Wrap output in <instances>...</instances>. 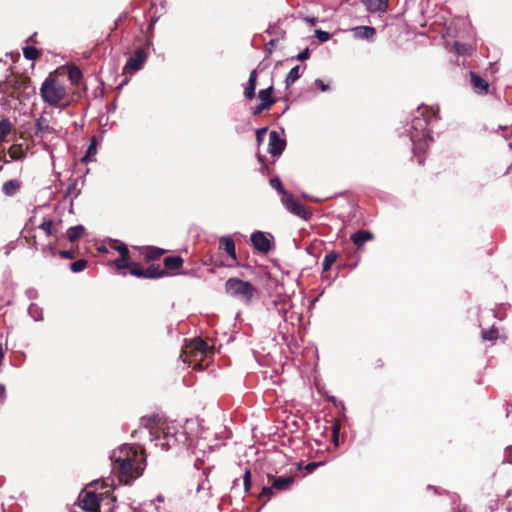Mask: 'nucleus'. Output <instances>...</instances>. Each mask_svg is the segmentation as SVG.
Wrapping results in <instances>:
<instances>
[{
    "instance_id": "obj_1",
    "label": "nucleus",
    "mask_w": 512,
    "mask_h": 512,
    "mask_svg": "<svg viewBox=\"0 0 512 512\" xmlns=\"http://www.w3.org/2000/svg\"><path fill=\"white\" fill-rule=\"evenodd\" d=\"M111 459L116 477L125 485L142 476L146 468V452L143 447L125 444L113 452Z\"/></svg>"
},
{
    "instance_id": "obj_2",
    "label": "nucleus",
    "mask_w": 512,
    "mask_h": 512,
    "mask_svg": "<svg viewBox=\"0 0 512 512\" xmlns=\"http://www.w3.org/2000/svg\"><path fill=\"white\" fill-rule=\"evenodd\" d=\"M0 93L22 102L30 99L36 92L28 76L11 72L4 81H0Z\"/></svg>"
},
{
    "instance_id": "obj_3",
    "label": "nucleus",
    "mask_w": 512,
    "mask_h": 512,
    "mask_svg": "<svg viewBox=\"0 0 512 512\" xmlns=\"http://www.w3.org/2000/svg\"><path fill=\"white\" fill-rule=\"evenodd\" d=\"M40 96L46 104L52 107L64 108L69 103L65 83L53 73L49 74L42 83Z\"/></svg>"
},
{
    "instance_id": "obj_4",
    "label": "nucleus",
    "mask_w": 512,
    "mask_h": 512,
    "mask_svg": "<svg viewBox=\"0 0 512 512\" xmlns=\"http://www.w3.org/2000/svg\"><path fill=\"white\" fill-rule=\"evenodd\" d=\"M428 125L429 119L424 115V112L421 113V116L415 117L411 122L413 132L411 133L410 138L414 146V154L417 157L418 164L420 165L424 163V152L428 142L432 141Z\"/></svg>"
},
{
    "instance_id": "obj_5",
    "label": "nucleus",
    "mask_w": 512,
    "mask_h": 512,
    "mask_svg": "<svg viewBox=\"0 0 512 512\" xmlns=\"http://www.w3.org/2000/svg\"><path fill=\"white\" fill-rule=\"evenodd\" d=\"M141 425L149 430L152 437L151 440L155 441L156 446H160L162 450H169L176 442L173 436L168 435L160 429L161 418L159 415H152L150 417H142Z\"/></svg>"
},
{
    "instance_id": "obj_6",
    "label": "nucleus",
    "mask_w": 512,
    "mask_h": 512,
    "mask_svg": "<svg viewBox=\"0 0 512 512\" xmlns=\"http://www.w3.org/2000/svg\"><path fill=\"white\" fill-rule=\"evenodd\" d=\"M225 291L228 295L249 303L256 293V288L248 281L233 277L226 281Z\"/></svg>"
},
{
    "instance_id": "obj_7",
    "label": "nucleus",
    "mask_w": 512,
    "mask_h": 512,
    "mask_svg": "<svg viewBox=\"0 0 512 512\" xmlns=\"http://www.w3.org/2000/svg\"><path fill=\"white\" fill-rule=\"evenodd\" d=\"M184 353L189 357V361L202 360L210 354H213L212 348L201 338L193 339L185 346Z\"/></svg>"
},
{
    "instance_id": "obj_8",
    "label": "nucleus",
    "mask_w": 512,
    "mask_h": 512,
    "mask_svg": "<svg viewBox=\"0 0 512 512\" xmlns=\"http://www.w3.org/2000/svg\"><path fill=\"white\" fill-rule=\"evenodd\" d=\"M282 203L289 212L303 220H308L312 216V212L291 194L282 197Z\"/></svg>"
},
{
    "instance_id": "obj_9",
    "label": "nucleus",
    "mask_w": 512,
    "mask_h": 512,
    "mask_svg": "<svg viewBox=\"0 0 512 512\" xmlns=\"http://www.w3.org/2000/svg\"><path fill=\"white\" fill-rule=\"evenodd\" d=\"M100 492L85 489L80 494V502L83 510L88 512H100Z\"/></svg>"
},
{
    "instance_id": "obj_10",
    "label": "nucleus",
    "mask_w": 512,
    "mask_h": 512,
    "mask_svg": "<svg viewBox=\"0 0 512 512\" xmlns=\"http://www.w3.org/2000/svg\"><path fill=\"white\" fill-rule=\"evenodd\" d=\"M269 237L272 238L270 234H266L262 231H256L252 233L250 240L257 251L267 254L272 248V243Z\"/></svg>"
},
{
    "instance_id": "obj_11",
    "label": "nucleus",
    "mask_w": 512,
    "mask_h": 512,
    "mask_svg": "<svg viewBox=\"0 0 512 512\" xmlns=\"http://www.w3.org/2000/svg\"><path fill=\"white\" fill-rule=\"evenodd\" d=\"M147 60V53L143 47L135 49L133 55L127 60L125 69L136 72L142 69Z\"/></svg>"
},
{
    "instance_id": "obj_12",
    "label": "nucleus",
    "mask_w": 512,
    "mask_h": 512,
    "mask_svg": "<svg viewBox=\"0 0 512 512\" xmlns=\"http://www.w3.org/2000/svg\"><path fill=\"white\" fill-rule=\"evenodd\" d=\"M286 147V140L280 136L277 131H271L269 134L268 151L274 156H280Z\"/></svg>"
},
{
    "instance_id": "obj_13",
    "label": "nucleus",
    "mask_w": 512,
    "mask_h": 512,
    "mask_svg": "<svg viewBox=\"0 0 512 512\" xmlns=\"http://www.w3.org/2000/svg\"><path fill=\"white\" fill-rule=\"evenodd\" d=\"M135 249L139 251L145 263L159 260L166 252L164 249L155 246L135 247Z\"/></svg>"
},
{
    "instance_id": "obj_14",
    "label": "nucleus",
    "mask_w": 512,
    "mask_h": 512,
    "mask_svg": "<svg viewBox=\"0 0 512 512\" xmlns=\"http://www.w3.org/2000/svg\"><path fill=\"white\" fill-rule=\"evenodd\" d=\"M294 476L276 477L272 474H268V481L271 483L273 489L278 491L289 490L294 483Z\"/></svg>"
},
{
    "instance_id": "obj_15",
    "label": "nucleus",
    "mask_w": 512,
    "mask_h": 512,
    "mask_svg": "<svg viewBox=\"0 0 512 512\" xmlns=\"http://www.w3.org/2000/svg\"><path fill=\"white\" fill-rule=\"evenodd\" d=\"M53 132V128L50 126L49 120L41 115L35 123V135L40 138H44L47 134Z\"/></svg>"
},
{
    "instance_id": "obj_16",
    "label": "nucleus",
    "mask_w": 512,
    "mask_h": 512,
    "mask_svg": "<svg viewBox=\"0 0 512 512\" xmlns=\"http://www.w3.org/2000/svg\"><path fill=\"white\" fill-rule=\"evenodd\" d=\"M366 9L371 12H386L388 9L387 0H361Z\"/></svg>"
},
{
    "instance_id": "obj_17",
    "label": "nucleus",
    "mask_w": 512,
    "mask_h": 512,
    "mask_svg": "<svg viewBox=\"0 0 512 512\" xmlns=\"http://www.w3.org/2000/svg\"><path fill=\"white\" fill-rule=\"evenodd\" d=\"M470 80L473 89L479 94H485L488 91L489 84L475 72H470Z\"/></svg>"
},
{
    "instance_id": "obj_18",
    "label": "nucleus",
    "mask_w": 512,
    "mask_h": 512,
    "mask_svg": "<svg viewBox=\"0 0 512 512\" xmlns=\"http://www.w3.org/2000/svg\"><path fill=\"white\" fill-rule=\"evenodd\" d=\"M374 237L373 233L368 230H359L353 233L350 237L351 241L360 248L364 245L365 242L372 240Z\"/></svg>"
},
{
    "instance_id": "obj_19",
    "label": "nucleus",
    "mask_w": 512,
    "mask_h": 512,
    "mask_svg": "<svg viewBox=\"0 0 512 512\" xmlns=\"http://www.w3.org/2000/svg\"><path fill=\"white\" fill-rule=\"evenodd\" d=\"M353 36L360 39L370 40L375 34V28L370 26H358L351 29Z\"/></svg>"
},
{
    "instance_id": "obj_20",
    "label": "nucleus",
    "mask_w": 512,
    "mask_h": 512,
    "mask_svg": "<svg viewBox=\"0 0 512 512\" xmlns=\"http://www.w3.org/2000/svg\"><path fill=\"white\" fill-rule=\"evenodd\" d=\"M184 263L181 256H168L164 258L163 264L166 272L179 270Z\"/></svg>"
},
{
    "instance_id": "obj_21",
    "label": "nucleus",
    "mask_w": 512,
    "mask_h": 512,
    "mask_svg": "<svg viewBox=\"0 0 512 512\" xmlns=\"http://www.w3.org/2000/svg\"><path fill=\"white\" fill-rule=\"evenodd\" d=\"M145 279H159L168 275L165 269H162L159 264H151L148 268L144 269Z\"/></svg>"
},
{
    "instance_id": "obj_22",
    "label": "nucleus",
    "mask_w": 512,
    "mask_h": 512,
    "mask_svg": "<svg viewBox=\"0 0 512 512\" xmlns=\"http://www.w3.org/2000/svg\"><path fill=\"white\" fill-rule=\"evenodd\" d=\"M257 85V70H252L249 75L247 86L244 90L245 98L251 100L255 96V89Z\"/></svg>"
},
{
    "instance_id": "obj_23",
    "label": "nucleus",
    "mask_w": 512,
    "mask_h": 512,
    "mask_svg": "<svg viewBox=\"0 0 512 512\" xmlns=\"http://www.w3.org/2000/svg\"><path fill=\"white\" fill-rule=\"evenodd\" d=\"M22 183L18 179H11L9 181H6L2 186V191L6 196H14L16 195L20 189H21Z\"/></svg>"
},
{
    "instance_id": "obj_24",
    "label": "nucleus",
    "mask_w": 512,
    "mask_h": 512,
    "mask_svg": "<svg viewBox=\"0 0 512 512\" xmlns=\"http://www.w3.org/2000/svg\"><path fill=\"white\" fill-rule=\"evenodd\" d=\"M220 248L225 250L233 260H236L235 242L230 237H222L219 241Z\"/></svg>"
},
{
    "instance_id": "obj_25",
    "label": "nucleus",
    "mask_w": 512,
    "mask_h": 512,
    "mask_svg": "<svg viewBox=\"0 0 512 512\" xmlns=\"http://www.w3.org/2000/svg\"><path fill=\"white\" fill-rule=\"evenodd\" d=\"M13 124L8 118L0 119V143L5 142L7 136L11 133Z\"/></svg>"
},
{
    "instance_id": "obj_26",
    "label": "nucleus",
    "mask_w": 512,
    "mask_h": 512,
    "mask_svg": "<svg viewBox=\"0 0 512 512\" xmlns=\"http://www.w3.org/2000/svg\"><path fill=\"white\" fill-rule=\"evenodd\" d=\"M84 232H85L84 226L76 225V226L70 227L67 230L66 234H67V238L69 239L70 242H75L84 235Z\"/></svg>"
},
{
    "instance_id": "obj_27",
    "label": "nucleus",
    "mask_w": 512,
    "mask_h": 512,
    "mask_svg": "<svg viewBox=\"0 0 512 512\" xmlns=\"http://www.w3.org/2000/svg\"><path fill=\"white\" fill-rule=\"evenodd\" d=\"M300 70H301V67L299 65H296L289 71V73L285 79V83H286L287 87L292 85L295 81H297L301 77L302 73Z\"/></svg>"
},
{
    "instance_id": "obj_28",
    "label": "nucleus",
    "mask_w": 512,
    "mask_h": 512,
    "mask_svg": "<svg viewBox=\"0 0 512 512\" xmlns=\"http://www.w3.org/2000/svg\"><path fill=\"white\" fill-rule=\"evenodd\" d=\"M96 145H97V140H96V137L93 136L91 138V141H90V144L88 146V149L86 151V154L84 155V157L82 158V161L83 162H88V161H92L93 159V156L96 155L97 153V148H96Z\"/></svg>"
},
{
    "instance_id": "obj_29",
    "label": "nucleus",
    "mask_w": 512,
    "mask_h": 512,
    "mask_svg": "<svg viewBox=\"0 0 512 512\" xmlns=\"http://www.w3.org/2000/svg\"><path fill=\"white\" fill-rule=\"evenodd\" d=\"M337 258L338 254L335 251L327 253L322 263L323 272H327L330 269L331 265L336 262Z\"/></svg>"
},
{
    "instance_id": "obj_30",
    "label": "nucleus",
    "mask_w": 512,
    "mask_h": 512,
    "mask_svg": "<svg viewBox=\"0 0 512 512\" xmlns=\"http://www.w3.org/2000/svg\"><path fill=\"white\" fill-rule=\"evenodd\" d=\"M8 154L13 160H19L25 157V152L23 151L22 146L20 144H13L9 148Z\"/></svg>"
},
{
    "instance_id": "obj_31",
    "label": "nucleus",
    "mask_w": 512,
    "mask_h": 512,
    "mask_svg": "<svg viewBox=\"0 0 512 512\" xmlns=\"http://www.w3.org/2000/svg\"><path fill=\"white\" fill-rule=\"evenodd\" d=\"M68 78L72 84H78L82 78V72L77 66L68 68Z\"/></svg>"
},
{
    "instance_id": "obj_32",
    "label": "nucleus",
    "mask_w": 512,
    "mask_h": 512,
    "mask_svg": "<svg viewBox=\"0 0 512 512\" xmlns=\"http://www.w3.org/2000/svg\"><path fill=\"white\" fill-rule=\"evenodd\" d=\"M128 270L132 276H135L137 278H145L144 268L141 266L140 263L136 261H132L131 266L129 267Z\"/></svg>"
},
{
    "instance_id": "obj_33",
    "label": "nucleus",
    "mask_w": 512,
    "mask_h": 512,
    "mask_svg": "<svg viewBox=\"0 0 512 512\" xmlns=\"http://www.w3.org/2000/svg\"><path fill=\"white\" fill-rule=\"evenodd\" d=\"M23 55L28 60H36L40 57V51L33 46L23 48Z\"/></svg>"
},
{
    "instance_id": "obj_34",
    "label": "nucleus",
    "mask_w": 512,
    "mask_h": 512,
    "mask_svg": "<svg viewBox=\"0 0 512 512\" xmlns=\"http://www.w3.org/2000/svg\"><path fill=\"white\" fill-rule=\"evenodd\" d=\"M112 248L119 252L121 260L131 259V253L125 244L113 245Z\"/></svg>"
},
{
    "instance_id": "obj_35",
    "label": "nucleus",
    "mask_w": 512,
    "mask_h": 512,
    "mask_svg": "<svg viewBox=\"0 0 512 512\" xmlns=\"http://www.w3.org/2000/svg\"><path fill=\"white\" fill-rule=\"evenodd\" d=\"M272 93H273V86H270L266 89L260 90L258 93V97L260 100H262V102H269V101L276 102V100L272 97Z\"/></svg>"
},
{
    "instance_id": "obj_36",
    "label": "nucleus",
    "mask_w": 512,
    "mask_h": 512,
    "mask_svg": "<svg viewBox=\"0 0 512 512\" xmlns=\"http://www.w3.org/2000/svg\"><path fill=\"white\" fill-rule=\"evenodd\" d=\"M270 184L273 188H275L280 194L283 195V197H286V195H289L290 193H288L285 188L283 187L282 185V182L280 181L279 178H272L270 180Z\"/></svg>"
},
{
    "instance_id": "obj_37",
    "label": "nucleus",
    "mask_w": 512,
    "mask_h": 512,
    "mask_svg": "<svg viewBox=\"0 0 512 512\" xmlns=\"http://www.w3.org/2000/svg\"><path fill=\"white\" fill-rule=\"evenodd\" d=\"M275 104V101H269V102H262L261 104L257 105L253 110V115L257 116L261 114L265 110H269L273 105Z\"/></svg>"
},
{
    "instance_id": "obj_38",
    "label": "nucleus",
    "mask_w": 512,
    "mask_h": 512,
    "mask_svg": "<svg viewBox=\"0 0 512 512\" xmlns=\"http://www.w3.org/2000/svg\"><path fill=\"white\" fill-rule=\"evenodd\" d=\"M39 228L43 230L47 236H51L54 234L53 222L50 219H44L43 222L39 225Z\"/></svg>"
},
{
    "instance_id": "obj_39",
    "label": "nucleus",
    "mask_w": 512,
    "mask_h": 512,
    "mask_svg": "<svg viewBox=\"0 0 512 512\" xmlns=\"http://www.w3.org/2000/svg\"><path fill=\"white\" fill-rule=\"evenodd\" d=\"M132 261H133L132 259L121 260V258H118V259L114 260L112 264L116 268V270H124V269H129Z\"/></svg>"
},
{
    "instance_id": "obj_40",
    "label": "nucleus",
    "mask_w": 512,
    "mask_h": 512,
    "mask_svg": "<svg viewBox=\"0 0 512 512\" xmlns=\"http://www.w3.org/2000/svg\"><path fill=\"white\" fill-rule=\"evenodd\" d=\"M86 266H87V260L79 259L70 265V269L72 272L78 273V272L83 271L86 268Z\"/></svg>"
},
{
    "instance_id": "obj_41",
    "label": "nucleus",
    "mask_w": 512,
    "mask_h": 512,
    "mask_svg": "<svg viewBox=\"0 0 512 512\" xmlns=\"http://www.w3.org/2000/svg\"><path fill=\"white\" fill-rule=\"evenodd\" d=\"M272 489H273L272 486L271 487H263L261 492L258 495L259 500H263L264 503H266L270 499L271 495L273 494Z\"/></svg>"
},
{
    "instance_id": "obj_42",
    "label": "nucleus",
    "mask_w": 512,
    "mask_h": 512,
    "mask_svg": "<svg viewBox=\"0 0 512 512\" xmlns=\"http://www.w3.org/2000/svg\"><path fill=\"white\" fill-rule=\"evenodd\" d=\"M251 477H252L251 471L246 470L243 475V487H244L245 492H249V490L251 489V485H252Z\"/></svg>"
},
{
    "instance_id": "obj_43",
    "label": "nucleus",
    "mask_w": 512,
    "mask_h": 512,
    "mask_svg": "<svg viewBox=\"0 0 512 512\" xmlns=\"http://www.w3.org/2000/svg\"><path fill=\"white\" fill-rule=\"evenodd\" d=\"M482 337L484 340L494 341L498 337V331L496 329H490L482 332Z\"/></svg>"
},
{
    "instance_id": "obj_44",
    "label": "nucleus",
    "mask_w": 512,
    "mask_h": 512,
    "mask_svg": "<svg viewBox=\"0 0 512 512\" xmlns=\"http://www.w3.org/2000/svg\"><path fill=\"white\" fill-rule=\"evenodd\" d=\"M80 191L77 189V182L73 180L66 189V195L77 197Z\"/></svg>"
},
{
    "instance_id": "obj_45",
    "label": "nucleus",
    "mask_w": 512,
    "mask_h": 512,
    "mask_svg": "<svg viewBox=\"0 0 512 512\" xmlns=\"http://www.w3.org/2000/svg\"><path fill=\"white\" fill-rule=\"evenodd\" d=\"M58 255L64 259H74L77 257V250H74V249L61 250L58 252Z\"/></svg>"
},
{
    "instance_id": "obj_46",
    "label": "nucleus",
    "mask_w": 512,
    "mask_h": 512,
    "mask_svg": "<svg viewBox=\"0 0 512 512\" xmlns=\"http://www.w3.org/2000/svg\"><path fill=\"white\" fill-rule=\"evenodd\" d=\"M315 35L321 42H326L330 39V34L326 31L316 30Z\"/></svg>"
},
{
    "instance_id": "obj_47",
    "label": "nucleus",
    "mask_w": 512,
    "mask_h": 512,
    "mask_svg": "<svg viewBox=\"0 0 512 512\" xmlns=\"http://www.w3.org/2000/svg\"><path fill=\"white\" fill-rule=\"evenodd\" d=\"M321 464V462H310L305 466V470L307 471V473H312Z\"/></svg>"
},
{
    "instance_id": "obj_48",
    "label": "nucleus",
    "mask_w": 512,
    "mask_h": 512,
    "mask_svg": "<svg viewBox=\"0 0 512 512\" xmlns=\"http://www.w3.org/2000/svg\"><path fill=\"white\" fill-rule=\"evenodd\" d=\"M267 130L268 129L266 127L257 129V131H256V140H257L258 143L262 142L263 135L267 132Z\"/></svg>"
},
{
    "instance_id": "obj_49",
    "label": "nucleus",
    "mask_w": 512,
    "mask_h": 512,
    "mask_svg": "<svg viewBox=\"0 0 512 512\" xmlns=\"http://www.w3.org/2000/svg\"><path fill=\"white\" fill-rule=\"evenodd\" d=\"M310 57V51L308 48H306L305 50H303L302 52H300L296 58L300 61H304L306 59H308Z\"/></svg>"
},
{
    "instance_id": "obj_50",
    "label": "nucleus",
    "mask_w": 512,
    "mask_h": 512,
    "mask_svg": "<svg viewBox=\"0 0 512 512\" xmlns=\"http://www.w3.org/2000/svg\"><path fill=\"white\" fill-rule=\"evenodd\" d=\"M314 83L323 92L327 91L329 88L328 85H326L321 79H316Z\"/></svg>"
},
{
    "instance_id": "obj_51",
    "label": "nucleus",
    "mask_w": 512,
    "mask_h": 512,
    "mask_svg": "<svg viewBox=\"0 0 512 512\" xmlns=\"http://www.w3.org/2000/svg\"><path fill=\"white\" fill-rule=\"evenodd\" d=\"M277 43V40L276 39H271L269 41V43L266 45L267 47V50H268V53H271L272 52V48L275 46V44Z\"/></svg>"
},
{
    "instance_id": "obj_52",
    "label": "nucleus",
    "mask_w": 512,
    "mask_h": 512,
    "mask_svg": "<svg viewBox=\"0 0 512 512\" xmlns=\"http://www.w3.org/2000/svg\"><path fill=\"white\" fill-rule=\"evenodd\" d=\"M333 438H334V441L336 442L337 439H338V433H339V425L338 424H335L333 426Z\"/></svg>"
},
{
    "instance_id": "obj_53",
    "label": "nucleus",
    "mask_w": 512,
    "mask_h": 512,
    "mask_svg": "<svg viewBox=\"0 0 512 512\" xmlns=\"http://www.w3.org/2000/svg\"><path fill=\"white\" fill-rule=\"evenodd\" d=\"M5 398V387L3 385H0V402L3 401Z\"/></svg>"
},
{
    "instance_id": "obj_54",
    "label": "nucleus",
    "mask_w": 512,
    "mask_h": 512,
    "mask_svg": "<svg viewBox=\"0 0 512 512\" xmlns=\"http://www.w3.org/2000/svg\"><path fill=\"white\" fill-rule=\"evenodd\" d=\"M306 22H308L309 24L311 25H315L316 22H317V19L316 18H310V17H306L305 18Z\"/></svg>"
},
{
    "instance_id": "obj_55",
    "label": "nucleus",
    "mask_w": 512,
    "mask_h": 512,
    "mask_svg": "<svg viewBox=\"0 0 512 512\" xmlns=\"http://www.w3.org/2000/svg\"><path fill=\"white\" fill-rule=\"evenodd\" d=\"M49 251L51 252V254H52L53 256H55L56 254H58V252H56V250H55V247H54V246H49Z\"/></svg>"
},
{
    "instance_id": "obj_56",
    "label": "nucleus",
    "mask_w": 512,
    "mask_h": 512,
    "mask_svg": "<svg viewBox=\"0 0 512 512\" xmlns=\"http://www.w3.org/2000/svg\"><path fill=\"white\" fill-rule=\"evenodd\" d=\"M258 159H259L260 162H263V159H262V157L260 155H258Z\"/></svg>"
},
{
    "instance_id": "obj_57",
    "label": "nucleus",
    "mask_w": 512,
    "mask_h": 512,
    "mask_svg": "<svg viewBox=\"0 0 512 512\" xmlns=\"http://www.w3.org/2000/svg\"><path fill=\"white\" fill-rule=\"evenodd\" d=\"M2 169H3V166H0V171H2Z\"/></svg>"
}]
</instances>
